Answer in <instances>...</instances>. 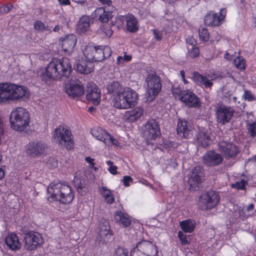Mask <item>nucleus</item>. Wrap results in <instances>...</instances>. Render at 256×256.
Returning a JSON list of instances; mask_svg holds the SVG:
<instances>
[{
	"label": "nucleus",
	"mask_w": 256,
	"mask_h": 256,
	"mask_svg": "<svg viewBox=\"0 0 256 256\" xmlns=\"http://www.w3.org/2000/svg\"><path fill=\"white\" fill-rule=\"evenodd\" d=\"M70 60L64 58L60 60L54 58L49 63L42 75V80L47 82L50 80H66L72 72Z\"/></svg>",
	"instance_id": "nucleus-1"
},
{
	"label": "nucleus",
	"mask_w": 256,
	"mask_h": 256,
	"mask_svg": "<svg viewBox=\"0 0 256 256\" xmlns=\"http://www.w3.org/2000/svg\"><path fill=\"white\" fill-rule=\"evenodd\" d=\"M48 193L50 202L58 200L66 204L71 202L74 198L70 187L60 182L51 184L48 188Z\"/></svg>",
	"instance_id": "nucleus-2"
},
{
	"label": "nucleus",
	"mask_w": 256,
	"mask_h": 256,
	"mask_svg": "<svg viewBox=\"0 0 256 256\" xmlns=\"http://www.w3.org/2000/svg\"><path fill=\"white\" fill-rule=\"evenodd\" d=\"M138 99V94L136 91L130 88H125L119 95L114 96V106L118 109L129 108L136 104Z\"/></svg>",
	"instance_id": "nucleus-3"
},
{
	"label": "nucleus",
	"mask_w": 256,
	"mask_h": 256,
	"mask_svg": "<svg viewBox=\"0 0 256 256\" xmlns=\"http://www.w3.org/2000/svg\"><path fill=\"white\" fill-rule=\"evenodd\" d=\"M87 60L91 62H102L112 54L110 48L107 46H86L83 51Z\"/></svg>",
	"instance_id": "nucleus-4"
},
{
	"label": "nucleus",
	"mask_w": 256,
	"mask_h": 256,
	"mask_svg": "<svg viewBox=\"0 0 256 256\" xmlns=\"http://www.w3.org/2000/svg\"><path fill=\"white\" fill-rule=\"evenodd\" d=\"M30 114L24 108H16L10 114V122L11 127L14 130L22 131L28 125Z\"/></svg>",
	"instance_id": "nucleus-5"
},
{
	"label": "nucleus",
	"mask_w": 256,
	"mask_h": 256,
	"mask_svg": "<svg viewBox=\"0 0 256 256\" xmlns=\"http://www.w3.org/2000/svg\"><path fill=\"white\" fill-rule=\"evenodd\" d=\"M146 100L152 101L160 92L162 84L160 78L156 72L148 74L146 78Z\"/></svg>",
	"instance_id": "nucleus-6"
},
{
	"label": "nucleus",
	"mask_w": 256,
	"mask_h": 256,
	"mask_svg": "<svg viewBox=\"0 0 256 256\" xmlns=\"http://www.w3.org/2000/svg\"><path fill=\"white\" fill-rule=\"evenodd\" d=\"M54 138L56 142L62 147H65L68 150L73 148L74 141L71 131L64 126H60L55 130Z\"/></svg>",
	"instance_id": "nucleus-7"
},
{
	"label": "nucleus",
	"mask_w": 256,
	"mask_h": 256,
	"mask_svg": "<svg viewBox=\"0 0 256 256\" xmlns=\"http://www.w3.org/2000/svg\"><path fill=\"white\" fill-rule=\"evenodd\" d=\"M131 256H157L156 246L148 240L138 242L130 253Z\"/></svg>",
	"instance_id": "nucleus-8"
},
{
	"label": "nucleus",
	"mask_w": 256,
	"mask_h": 256,
	"mask_svg": "<svg viewBox=\"0 0 256 256\" xmlns=\"http://www.w3.org/2000/svg\"><path fill=\"white\" fill-rule=\"evenodd\" d=\"M220 200L218 194L210 191L202 194L199 198L198 206L202 210H210L215 207Z\"/></svg>",
	"instance_id": "nucleus-9"
},
{
	"label": "nucleus",
	"mask_w": 256,
	"mask_h": 256,
	"mask_svg": "<svg viewBox=\"0 0 256 256\" xmlns=\"http://www.w3.org/2000/svg\"><path fill=\"white\" fill-rule=\"evenodd\" d=\"M24 248L30 251L35 250L44 242L41 234L34 231L26 232L24 236Z\"/></svg>",
	"instance_id": "nucleus-10"
},
{
	"label": "nucleus",
	"mask_w": 256,
	"mask_h": 256,
	"mask_svg": "<svg viewBox=\"0 0 256 256\" xmlns=\"http://www.w3.org/2000/svg\"><path fill=\"white\" fill-rule=\"evenodd\" d=\"M180 98L188 108H199L201 106L198 96L193 92L188 90L180 92Z\"/></svg>",
	"instance_id": "nucleus-11"
},
{
	"label": "nucleus",
	"mask_w": 256,
	"mask_h": 256,
	"mask_svg": "<svg viewBox=\"0 0 256 256\" xmlns=\"http://www.w3.org/2000/svg\"><path fill=\"white\" fill-rule=\"evenodd\" d=\"M226 12V9L222 8L218 14H208L204 18L206 24L210 26H219L224 20Z\"/></svg>",
	"instance_id": "nucleus-12"
},
{
	"label": "nucleus",
	"mask_w": 256,
	"mask_h": 256,
	"mask_svg": "<svg viewBox=\"0 0 256 256\" xmlns=\"http://www.w3.org/2000/svg\"><path fill=\"white\" fill-rule=\"evenodd\" d=\"M160 134L158 122L154 120H149L144 126V135L148 140H155Z\"/></svg>",
	"instance_id": "nucleus-13"
},
{
	"label": "nucleus",
	"mask_w": 256,
	"mask_h": 256,
	"mask_svg": "<svg viewBox=\"0 0 256 256\" xmlns=\"http://www.w3.org/2000/svg\"><path fill=\"white\" fill-rule=\"evenodd\" d=\"M64 91L70 97L73 98H78L84 93L82 84L79 81L66 84Z\"/></svg>",
	"instance_id": "nucleus-14"
},
{
	"label": "nucleus",
	"mask_w": 256,
	"mask_h": 256,
	"mask_svg": "<svg viewBox=\"0 0 256 256\" xmlns=\"http://www.w3.org/2000/svg\"><path fill=\"white\" fill-rule=\"evenodd\" d=\"M86 99L94 105H98L100 101V91L94 82L87 84L86 89Z\"/></svg>",
	"instance_id": "nucleus-15"
},
{
	"label": "nucleus",
	"mask_w": 256,
	"mask_h": 256,
	"mask_svg": "<svg viewBox=\"0 0 256 256\" xmlns=\"http://www.w3.org/2000/svg\"><path fill=\"white\" fill-rule=\"evenodd\" d=\"M10 100L22 99L24 100L30 96L27 88L10 83Z\"/></svg>",
	"instance_id": "nucleus-16"
},
{
	"label": "nucleus",
	"mask_w": 256,
	"mask_h": 256,
	"mask_svg": "<svg viewBox=\"0 0 256 256\" xmlns=\"http://www.w3.org/2000/svg\"><path fill=\"white\" fill-rule=\"evenodd\" d=\"M223 160L222 156L214 150L207 152L202 156L203 163L208 166H215L220 164Z\"/></svg>",
	"instance_id": "nucleus-17"
},
{
	"label": "nucleus",
	"mask_w": 256,
	"mask_h": 256,
	"mask_svg": "<svg viewBox=\"0 0 256 256\" xmlns=\"http://www.w3.org/2000/svg\"><path fill=\"white\" fill-rule=\"evenodd\" d=\"M46 148V144L44 142H33L28 144L26 153L31 157L39 156L45 152Z\"/></svg>",
	"instance_id": "nucleus-18"
},
{
	"label": "nucleus",
	"mask_w": 256,
	"mask_h": 256,
	"mask_svg": "<svg viewBox=\"0 0 256 256\" xmlns=\"http://www.w3.org/2000/svg\"><path fill=\"white\" fill-rule=\"evenodd\" d=\"M216 114L218 122L224 124L230 122L234 114V110L230 107L220 104L217 107Z\"/></svg>",
	"instance_id": "nucleus-19"
},
{
	"label": "nucleus",
	"mask_w": 256,
	"mask_h": 256,
	"mask_svg": "<svg viewBox=\"0 0 256 256\" xmlns=\"http://www.w3.org/2000/svg\"><path fill=\"white\" fill-rule=\"evenodd\" d=\"M218 148L226 159L235 157L239 152L238 149L235 144L225 141L220 142Z\"/></svg>",
	"instance_id": "nucleus-20"
},
{
	"label": "nucleus",
	"mask_w": 256,
	"mask_h": 256,
	"mask_svg": "<svg viewBox=\"0 0 256 256\" xmlns=\"http://www.w3.org/2000/svg\"><path fill=\"white\" fill-rule=\"evenodd\" d=\"M203 176V171L200 166H196L192 169L188 179L190 190H196V188L202 182Z\"/></svg>",
	"instance_id": "nucleus-21"
},
{
	"label": "nucleus",
	"mask_w": 256,
	"mask_h": 256,
	"mask_svg": "<svg viewBox=\"0 0 256 256\" xmlns=\"http://www.w3.org/2000/svg\"><path fill=\"white\" fill-rule=\"evenodd\" d=\"M177 133L181 137L188 138L192 136V128L190 122L185 120H178Z\"/></svg>",
	"instance_id": "nucleus-22"
},
{
	"label": "nucleus",
	"mask_w": 256,
	"mask_h": 256,
	"mask_svg": "<svg viewBox=\"0 0 256 256\" xmlns=\"http://www.w3.org/2000/svg\"><path fill=\"white\" fill-rule=\"evenodd\" d=\"M211 134L206 130H202L197 136V144L198 146L206 148L210 143Z\"/></svg>",
	"instance_id": "nucleus-23"
},
{
	"label": "nucleus",
	"mask_w": 256,
	"mask_h": 256,
	"mask_svg": "<svg viewBox=\"0 0 256 256\" xmlns=\"http://www.w3.org/2000/svg\"><path fill=\"white\" fill-rule=\"evenodd\" d=\"M10 83H0V102H6L10 100Z\"/></svg>",
	"instance_id": "nucleus-24"
},
{
	"label": "nucleus",
	"mask_w": 256,
	"mask_h": 256,
	"mask_svg": "<svg viewBox=\"0 0 256 256\" xmlns=\"http://www.w3.org/2000/svg\"><path fill=\"white\" fill-rule=\"evenodd\" d=\"M94 65L92 62L80 60L76 64L75 69L79 72L83 74H88L93 71Z\"/></svg>",
	"instance_id": "nucleus-25"
},
{
	"label": "nucleus",
	"mask_w": 256,
	"mask_h": 256,
	"mask_svg": "<svg viewBox=\"0 0 256 256\" xmlns=\"http://www.w3.org/2000/svg\"><path fill=\"white\" fill-rule=\"evenodd\" d=\"M5 242L7 246L12 250H18L21 247V244L16 234H9L6 238Z\"/></svg>",
	"instance_id": "nucleus-26"
},
{
	"label": "nucleus",
	"mask_w": 256,
	"mask_h": 256,
	"mask_svg": "<svg viewBox=\"0 0 256 256\" xmlns=\"http://www.w3.org/2000/svg\"><path fill=\"white\" fill-rule=\"evenodd\" d=\"M76 43V38L74 34H68L62 40V46L65 52L71 50Z\"/></svg>",
	"instance_id": "nucleus-27"
},
{
	"label": "nucleus",
	"mask_w": 256,
	"mask_h": 256,
	"mask_svg": "<svg viewBox=\"0 0 256 256\" xmlns=\"http://www.w3.org/2000/svg\"><path fill=\"white\" fill-rule=\"evenodd\" d=\"M90 20L87 16H83L80 19L77 24V30L80 34H84L87 32L90 26Z\"/></svg>",
	"instance_id": "nucleus-28"
},
{
	"label": "nucleus",
	"mask_w": 256,
	"mask_h": 256,
	"mask_svg": "<svg viewBox=\"0 0 256 256\" xmlns=\"http://www.w3.org/2000/svg\"><path fill=\"white\" fill-rule=\"evenodd\" d=\"M143 109L140 107H136L134 109L126 111L125 113L124 116L130 122H134L138 119L143 114Z\"/></svg>",
	"instance_id": "nucleus-29"
},
{
	"label": "nucleus",
	"mask_w": 256,
	"mask_h": 256,
	"mask_svg": "<svg viewBox=\"0 0 256 256\" xmlns=\"http://www.w3.org/2000/svg\"><path fill=\"white\" fill-rule=\"evenodd\" d=\"M92 16L102 22H108L110 18L112 16V13L106 12L103 8H97L94 12Z\"/></svg>",
	"instance_id": "nucleus-30"
},
{
	"label": "nucleus",
	"mask_w": 256,
	"mask_h": 256,
	"mask_svg": "<svg viewBox=\"0 0 256 256\" xmlns=\"http://www.w3.org/2000/svg\"><path fill=\"white\" fill-rule=\"evenodd\" d=\"M90 132L97 140L104 142L106 140V137L109 136V133L100 127H96L92 129Z\"/></svg>",
	"instance_id": "nucleus-31"
},
{
	"label": "nucleus",
	"mask_w": 256,
	"mask_h": 256,
	"mask_svg": "<svg viewBox=\"0 0 256 256\" xmlns=\"http://www.w3.org/2000/svg\"><path fill=\"white\" fill-rule=\"evenodd\" d=\"M114 218L118 224L124 227H127L130 224V219L120 211H117L114 213Z\"/></svg>",
	"instance_id": "nucleus-32"
},
{
	"label": "nucleus",
	"mask_w": 256,
	"mask_h": 256,
	"mask_svg": "<svg viewBox=\"0 0 256 256\" xmlns=\"http://www.w3.org/2000/svg\"><path fill=\"white\" fill-rule=\"evenodd\" d=\"M124 90H125V88H123L118 82H113L109 84L107 86L108 92L112 94L114 97V96L119 95Z\"/></svg>",
	"instance_id": "nucleus-33"
},
{
	"label": "nucleus",
	"mask_w": 256,
	"mask_h": 256,
	"mask_svg": "<svg viewBox=\"0 0 256 256\" xmlns=\"http://www.w3.org/2000/svg\"><path fill=\"white\" fill-rule=\"evenodd\" d=\"M127 30L130 32H135L138 29V20L132 15L128 17L126 20Z\"/></svg>",
	"instance_id": "nucleus-34"
},
{
	"label": "nucleus",
	"mask_w": 256,
	"mask_h": 256,
	"mask_svg": "<svg viewBox=\"0 0 256 256\" xmlns=\"http://www.w3.org/2000/svg\"><path fill=\"white\" fill-rule=\"evenodd\" d=\"M100 193L108 204H112L114 202V198L112 196V192L105 186H102Z\"/></svg>",
	"instance_id": "nucleus-35"
},
{
	"label": "nucleus",
	"mask_w": 256,
	"mask_h": 256,
	"mask_svg": "<svg viewBox=\"0 0 256 256\" xmlns=\"http://www.w3.org/2000/svg\"><path fill=\"white\" fill-rule=\"evenodd\" d=\"M180 226L182 230L186 232H191L194 228V224L190 220H186L180 222Z\"/></svg>",
	"instance_id": "nucleus-36"
},
{
	"label": "nucleus",
	"mask_w": 256,
	"mask_h": 256,
	"mask_svg": "<svg viewBox=\"0 0 256 256\" xmlns=\"http://www.w3.org/2000/svg\"><path fill=\"white\" fill-rule=\"evenodd\" d=\"M188 52L187 56L190 58H194L199 56L200 52L198 47L194 46L192 43L188 48Z\"/></svg>",
	"instance_id": "nucleus-37"
},
{
	"label": "nucleus",
	"mask_w": 256,
	"mask_h": 256,
	"mask_svg": "<svg viewBox=\"0 0 256 256\" xmlns=\"http://www.w3.org/2000/svg\"><path fill=\"white\" fill-rule=\"evenodd\" d=\"M74 186L77 188L78 191L79 193H81L82 195V190L85 187L84 181L83 179L75 176L74 180Z\"/></svg>",
	"instance_id": "nucleus-38"
},
{
	"label": "nucleus",
	"mask_w": 256,
	"mask_h": 256,
	"mask_svg": "<svg viewBox=\"0 0 256 256\" xmlns=\"http://www.w3.org/2000/svg\"><path fill=\"white\" fill-rule=\"evenodd\" d=\"M198 34L200 40L207 42L209 40V33L208 30L204 27H200L198 30Z\"/></svg>",
	"instance_id": "nucleus-39"
},
{
	"label": "nucleus",
	"mask_w": 256,
	"mask_h": 256,
	"mask_svg": "<svg viewBox=\"0 0 256 256\" xmlns=\"http://www.w3.org/2000/svg\"><path fill=\"white\" fill-rule=\"evenodd\" d=\"M204 76L200 74L198 72H194L192 74V80L198 85H202L205 78Z\"/></svg>",
	"instance_id": "nucleus-40"
},
{
	"label": "nucleus",
	"mask_w": 256,
	"mask_h": 256,
	"mask_svg": "<svg viewBox=\"0 0 256 256\" xmlns=\"http://www.w3.org/2000/svg\"><path fill=\"white\" fill-rule=\"evenodd\" d=\"M234 63L236 67L240 70H244L246 68V62L244 58L238 57L234 60Z\"/></svg>",
	"instance_id": "nucleus-41"
},
{
	"label": "nucleus",
	"mask_w": 256,
	"mask_h": 256,
	"mask_svg": "<svg viewBox=\"0 0 256 256\" xmlns=\"http://www.w3.org/2000/svg\"><path fill=\"white\" fill-rule=\"evenodd\" d=\"M104 226V228H103L102 226L100 228V234L102 237L104 236L107 238H108L110 237V234L109 232L110 227L108 225H106Z\"/></svg>",
	"instance_id": "nucleus-42"
},
{
	"label": "nucleus",
	"mask_w": 256,
	"mask_h": 256,
	"mask_svg": "<svg viewBox=\"0 0 256 256\" xmlns=\"http://www.w3.org/2000/svg\"><path fill=\"white\" fill-rule=\"evenodd\" d=\"M34 26V28L36 30H40V32H44L47 30V28L46 27L44 24L40 20H37L35 22Z\"/></svg>",
	"instance_id": "nucleus-43"
},
{
	"label": "nucleus",
	"mask_w": 256,
	"mask_h": 256,
	"mask_svg": "<svg viewBox=\"0 0 256 256\" xmlns=\"http://www.w3.org/2000/svg\"><path fill=\"white\" fill-rule=\"evenodd\" d=\"M247 182L244 180H241L240 182H236L235 184H232V186L238 190H243Z\"/></svg>",
	"instance_id": "nucleus-44"
},
{
	"label": "nucleus",
	"mask_w": 256,
	"mask_h": 256,
	"mask_svg": "<svg viewBox=\"0 0 256 256\" xmlns=\"http://www.w3.org/2000/svg\"><path fill=\"white\" fill-rule=\"evenodd\" d=\"M114 256H128V252L124 248H118L116 250Z\"/></svg>",
	"instance_id": "nucleus-45"
},
{
	"label": "nucleus",
	"mask_w": 256,
	"mask_h": 256,
	"mask_svg": "<svg viewBox=\"0 0 256 256\" xmlns=\"http://www.w3.org/2000/svg\"><path fill=\"white\" fill-rule=\"evenodd\" d=\"M242 98L249 102L253 101L255 100L254 96L252 92L248 90H245L243 94Z\"/></svg>",
	"instance_id": "nucleus-46"
},
{
	"label": "nucleus",
	"mask_w": 256,
	"mask_h": 256,
	"mask_svg": "<svg viewBox=\"0 0 256 256\" xmlns=\"http://www.w3.org/2000/svg\"><path fill=\"white\" fill-rule=\"evenodd\" d=\"M104 143L105 144L110 145L113 144L115 146H117L118 144V142L111 135L109 134V136L106 137V140Z\"/></svg>",
	"instance_id": "nucleus-47"
},
{
	"label": "nucleus",
	"mask_w": 256,
	"mask_h": 256,
	"mask_svg": "<svg viewBox=\"0 0 256 256\" xmlns=\"http://www.w3.org/2000/svg\"><path fill=\"white\" fill-rule=\"evenodd\" d=\"M248 132L252 136H254L256 135V123H252L248 126Z\"/></svg>",
	"instance_id": "nucleus-48"
},
{
	"label": "nucleus",
	"mask_w": 256,
	"mask_h": 256,
	"mask_svg": "<svg viewBox=\"0 0 256 256\" xmlns=\"http://www.w3.org/2000/svg\"><path fill=\"white\" fill-rule=\"evenodd\" d=\"M12 8V5L9 4L6 6H0V14H4L8 13L11 8Z\"/></svg>",
	"instance_id": "nucleus-49"
},
{
	"label": "nucleus",
	"mask_w": 256,
	"mask_h": 256,
	"mask_svg": "<svg viewBox=\"0 0 256 256\" xmlns=\"http://www.w3.org/2000/svg\"><path fill=\"white\" fill-rule=\"evenodd\" d=\"M178 236L181 242V244H186L188 243V240L186 238V237L182 232H179L178 233Z\"/></svg>",
	"instance_id": "nucleus-50"
},
{
	"label": "nucleus",
	"mask_w": 256,
	"mask_h": 256,
	"mask_svg": "<svg viewBox=\"0 0 256 256\" xmlns=\"http://www.w3.org/2000/svg\"><path fill=\"white\" fill-rule=\"evenodd\" d=\"M132 178L128 176H124L123 177L122 182L124 185L126 186H130V183L132 182Z\"/></svg>",
	"instance_id": "nucleus-51"
},
{
	"label": "nucleus",
	"mask_w": 256,
	"mask_h": 256,
	"mask_svg": "<svg viewBox=\"0 0 256 256\" xmlns=\"http://www.w3.org/2000/svg\"><path fill=\"white\" fill-rule=\"evenodd\" d=\"M213 84V83L208 80L206 77H205L204 82H202V85H204L206 88H210Z\"/></svg>",
	"instance_id": "nucleus-52"
},
{
	"label": "nucleus",
	"mask_w": 256,
	"mask_h": 256,
	"mask_svg": "<svg viewBox=\"0 0 256 256\" xmlns=\"http://www.w3.org/2000/svg\"><path fill=\"white\" fill-rule=\"evenodd\" d=\"M103 32L105 33L106 35L110 37L112 36L113 31L109 27H106L104 28Z\"/></svg>",
	"instance_id": "nucleus-53"
},
{
	"label": "nucleus",
	"mask_w": 256,
	"mask_h": 256,
	"mask_svg": "<svg viewBox=\"0 0 256 256\" xmlns=\"http://www.w3.org/2000/svg\"><path fill=\"white\" fill-rule=\"evenodd\" d=\"M49 162L51 165V167L52 168H54L58 166V162L54 158H50L49 160Z\"/></svg>",
	"instance_id": "nucleus-54"
},
{
	"label": "nucleus",
	"mask_w": 256,
	"mask_h": 256,
	"mask_svg": "<svg viewBox=\"0 0 256 256\" xmlns=\"http://www.w3.org/2000/svg\"><path fill=\"white\" fill-rule=\"evenodd\" d=\"M117 166H111L108 168L109 172L112 174H116L117 173Z\"/></svg>",
	"instance_id": "nucleus-55"
},
{
	"label": "nucleus",
	"mask_w": 256,
	"mask_h": 256,
	"mask_svg": "<svg viewBox=\"0 0 256 256\" xmlns=\"http://www.w3.org/2000/svg\"><path fill=\"white\" fill-rule=\"evenodd\" d=\"M85 160L87 162L90 164V165H92V166H94V163L93 162H94V160L93 158H92L89 156H86L85 158Z\"/></svg>",
	"instance_id": "nucleus-56"
},
{
	"label": "nucleus",
	"mask_w": 256,
	"mask_h": 256,
	"mask_svg": "<svg viewBox=\"0 0 256 256\" xmlns=\"http://www.w3.org/2000/svg\"><path fill=\"white\" fill-rule=\"evenodd\" d=\"M103 4H106L110 6L112 4L111 0H98Z\"/></svg>",
	"instance_id": "nucleus-57"
},
{
	"label": "nucleus",
	"mask_w": 256,
	"mask_h": 256,
	"mask_svg": "<svg viewBox=\"0 0 256 256\" xmlns=\"http://www.w3.org/2000/svg\"><path fill=\"white\" fill-rule=\"evenodd\" d=\"M124 62V58H122V56H118L117 58V64H122Z\"/></svg>",
	"instance_id": "nucleus-58"
},
{
	"label": "nucleus",
	"mask_w": 256,
	"mask_h": 256,
	"mask_svg": "<svg viewBox=\"0 0 256 256\" xmlns=\"http://www.w3.org/2000/svg\"><path fill=\"white\" fill-rule=\"evenodd\" d=\"M60 4L62 5H68L70 4L69 0H58Z\"/></svg>",
	"instance_id": "nucleus-59"
},
{
	"label": "nucleus",
	"mask_w": 256,
	"mask_h": 256,
	"mask_svg": "<svg viewBox=\"0 0 256 256\" xmlns=\"http://www.w3.org/2000/svg\"><path fill=\"white\" fill-rule=\"evenodd\" d=\"M154 37L156 40H161V36L159 35V34L156 32L155 30H154Z\"/></svg>",
	"instance_id": "nucleus-60"
},
{
	"label": "nucleus",
	"mask_w": 256,
	"mask_h": 256,
	"mask_svg": "<svg viewBox=\"0 0 256 256\" xmlns=\"http://www.w3.org/2000/svg\"><path fill=\"white\" fill-rule=\"evenodd\" d=\"M122 58H124V61L128 62L131 60L132 57L130 56L124 55Z\"/></svg>",
	"instance_id": "nucleus-61"
},
{
	"label": "nucleus",
	"mask_w": 256,
	"mask_h": 256,
	"mask_svg": "<svg viewBox=\"0 0 256 256\" xmlns=\"http://www.w3.org/2000/svg\"><path fill=\"white\" fill-rule=\"evenodd\" d=\"M224 58L228 60H230L232 58V56H230L229 54L226 52L224 55Z\"/></svg>",
	"instance_id": "nucleus-62"
},
{
	"label": "nucleus",
	"mask_w": 256,
	"mask_h": 256,
	"mask_svg": "<svg viewBox=\"0 0 256 256\" xmlns=\"http://www.w3.org/2000/svg\"><path fill=\"white\" fill-rule=\"evenodd\" d=\"M4 176V171L2 168H0V180H2Z\"/></svg>",
	"instance_id": "nucleus-63"
},
{
	"label": "nucleus",
	"mask_w": 256,
	"mask_h": 256,
	"mask_svg": "<svg viewBox=\"0 0 256 256\" xmlns=\"http://www.w3.org/2000/svg\"><path fill=\"white\" fill-rule=\"evenodd\" d=\"M60 29V26L58 25H56L54 27V28L53 29V31L54 32H59Z\"/></svg>",
	"instance_id": "nucleus-64"
}]
</instances>
